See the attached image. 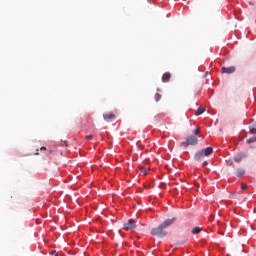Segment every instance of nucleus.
<instances>
[{"instance_id":"4468645a","label":"nucleus","mask_w":256,"mask_h":256,"mask_svg":"<svg viewBox=\"0 0 256 256\" xmlns=\"http://www.w3.org/2000/svg\"><path fill=\"white\" fill-rule=\"evenodd\" d=\"M155 101L158 103V101H161V94L156 93L154 96Z\"/></svg>"},{"instance_id":"aec40b11","label":"nucleus","mask_w":256,"mask_h":256,"mask_svg":"<svg viewBox=\"0 0 256 256\" xmlns=\"http://www.w3.org/2000/svg\"><path fill=\"white\" fill-rule=\"evenodd\" d=\"M247 187H248L247 184H242V185H241V189H242L243 191H245V189H247Z\"/></svg>"},{"instance_id":"5701e85b","label":"nucleus","mask_w":256,"mask_h":256,"mask_svg":"<svg viewBox=\"0 0 256 256\" xmlns=\"http://www.w3.org/2000/svg\"><path fill=\"white\" fill-rule=\"evenodd\" d=\"M51 256H57V252H52Z\"/></svg>"},{"instance_id":"f3484780","label":"nucleus","mask_w":256,"mask_h":256,"mask_svg":"<svg viewBox=\"0 0 256 256\" xmlns=\"http://www.w3.org/2000/svg\"><path fill=\"white\" fill-rule=\"evenodd\" d=\"M199 133H201V128L198 127L194 130V135H199Z\"/></svg>"},{"instance_id":"a211bd4d","label":"nucleus","mask_w":256,"mask_h":256,"mask_svg":"<svg viewBox=\"0 0 256 256\" xmlns=\"http://www.w3.org/2000/svg\"><path fill=\"white\" fill-rule=\"evenodd\" d=\"M250 134L256 135V128H250Z\"/></svg>"},{"instance_id":"9d476101","label":"nucleus","mask_w":256,"mask_h":256,"mask_svg":"<svg viewBox=\"0 0 256 256\" xmlns=\"http://www.w3.org/2000/svg\"><path fill=\"white\" fill-rule=\"evenodd\" d=\"M203 113H205V108H203V106H200L195 112V115L199 116V115H203Z\"/></svg>"},{"instance_id":"f8f14e48","label":"nucleus","mask_w":256,"mask_h":256,"mask_svg":"<svg viewBox=\"0 0 256 256\" xmlns=\"http://www.w3.org/2000/svg\"><path fill=\"white\" fill-rule=\"evenodd\" d=\"M201 231H203V228H201V227H194L192 229L193 235H197L198 233H201Z\"/></svg>"},{"instance_id":"0eeeda50","label":"nucleus","mask_w":256,"mask_h":256,"mask_svg":"<svg viewBox=\"0 0 256 256\" xmlns=\"http://www.w3.org/2000/svg\"><path fill=\"white\" fill-rule=\"evenodd\" d=\"M221 72L222 73H227V74H231V73H235V66H231V67H222L221 68Z\"/></svg>"},{"instance_id":"ddd939ff","label":"nucleus","mask_w":256,"mask_h":256,"mask_svg":"<svg viewBox=\"0 0 256 256\" xmlns=\"http://www.w3.org/2000/svg\"><path fill=\"white\" fill-rule=\"evenodd\" d=\"M255 142H256V137H252L246 140V143H248V145Z\"/></svg>"},{"instance_id":"6e6552de","label":"nucleus","mask_w":256,"mask_h":256,"mask_svg":"<svg viewBox=\"0 0 256 256\" xmlns=\"http://www.w3.org/2000/svg\"><path fill=\"white\" fill-rule=\"evenodd\" d=\"M169 81H171V73L165 72V73L162 75V82H163V83H169Z\"/></svg>"},{"instance_id":"4be33fe9","label":"nucleus","mask_w":256,"mask_h":256,"mask_svg":"<svg viewBox=\"0 0 256 256\" xmlns=\"http://www.w3.org/2000/svg\"><path fill=\"white\" fill-rule=\"evenodd\" d=\"M40 151H47V148L41 147V148H40Z\"/></svg>"},{"instance_id":"39448f33","label":"nucleus","mask_w":256,"mask_h":256,"mask_svg":"<svg viewBox=\"0 0 256 256\" xmlns=\"http://www.w3.org/2000/svg\"><path fill=\"white\" fill-rule=\"evenodd\" d=\"M175 221H177V218H172V219H167L166 221H164L162 223V225L164 226V229H167V227H171V225H173V223H175Z\"/></svg>"},{"instance_id":"f257e3e1","label":"nucleus","mask_w":256,"mask_h":256,"mask_svg":"<svg viewBox=\"0 0 256 256\" xmlns=\"http://www.w3.org/2000/svg\"><path fill=\"white\" fill-rule=\"evenodd\" d=\"M213 153V147H207L206 149H202L195 153L194 159L195 161H203L205 157H209Z\"/></svg>"},{"instance_id":"393cba45","label":"nucleus","mask_w":256,"mask_h":256,"mask_svg":"<svg viewBox=\"0 0 256 256\" xmlns=\"http://www.w3.org/2000/svg\"><path fill=\"white\" fill-rule=\"evenodd\" d=\"M249 4H250V5H253V3H251V2H250Z\"/></svg>"},{"instance_id":"20e7f679","label":"nucleus","mask_w":256,"mask_h":256,"mask_svg":"<svg viewBox=\"0 0 256 256\" xmlns=\"http://www.w3.org/2000/svg\"><path fill=\"white\" fill-rule=\"evenodd\" d=\"M186 141L188 142V145H197V143H199V139H197L195 136L187 137Z\"/></svg>"},{"instance_id":"6ab92c4d","label":"nucleus","mask_w":256,"mask_h":256,"mask_svg":"<svg viewBox=\"0 0 256 256\" xmlns=\"http://www.w3.org/2000/svg\"><path fill=\"white\" fill-rule=\"evenodd\" d=\"M85 139H86L87 141H91V139H93V135H87V136L85 137Z\"/></svg>"},{"instance_id":"b1692460","label":"nucleus","mask_w":256,"mask_h":256,"mask_svg":"<svg viewBox=\"0 0 256 256\" xmlns=\"http://www.w3.org/2000/svg\"><path fill=\"white\" fill-rule=\"evenodd\" d=\"M228 165H233V161L228 162Z\"/></svg>"},{"instance_id":"423d86ee","label":"nucleus","mask_w":256,"mask_h":256,"mask_svg":"<svg viewBox=\"0 0 256 256\" xmlns=\"http://www.w3.org/2000/svg\"><path fill=\"white\" fill-rule=\"evenodd\" d=\"M103 118H104L108 123H111V121H115V114H113V113L103 114Z\"/></svg>"},{"instance_id":"f03ea898","label":"nucleus","mask_w":256,"mask_h":256,"mask_svg":"<svg viewBox=\"0 0 256 256\" xmlns=\"http://www.w3.org/2000/svg\"><path fill=\"white\" fill-rule=\"evenodd\" d=\"M151 235L154 237H167V231H165L164 226L160 224L158 227L151 229Z\"/></svg>"},{"instance_id":"dca6fc26","label":"nucleus","mask_w":256,"mask_h":256,"mask_svg":"<svg viewBox=\"0 0 256 256\" xmlns=\"http://www.w3.org/2000/svg\"><path fill=\"white\" fill-rule=\"evenodd\" d=\"M188 146H189V143L187 142V140L180 144V147H184L185 149H187Z\"/></svg>"},{"instance_id":"7ed1b4c3","label":"nucleus","mask_w":256,"mask_h":256,"mask_svg":"<svg viewBox=\"0 0 256 256\" xmlns=\"http://www.w3.org/2000/svg\"><path fill=\"white\" fill-rule=\"evenodd\" d=\"M123 227L125 231H131L137 228V223L133 219H130L126 223H124Z\"/></svg>"},{"instance_id":"1a4fd4ad","label":"nucleus","mask_w":256,"mask_h":256,"mask_svg":"<svg viewBox=\"0 0 256 256\" xmlns=\"http://www.w3.org/2000/svg\"><path fill=\"white\" fill-rule=\"evenodd\" d=\"M243 175H245V169L243 168H238L236 170V177H243Z\"/></svg>"},{"instance_id":"412c9836","label":"nucleus","mask_w":256,"mask_h":256,"mask_svg":"<svg viewBox=\"0 0 256 256\" xmlns=\"http://www.w3.org/2000/svg\"><path fill=\"white\" fill-rule=\"evenodd\" d=\"M202 165H203V167H207V165H209V163L207 161H204Z\"/></svg>"},{"instance_id":"2eb2a0df","label":"nucleus","mask_w":256,"mask_h":256,"mask_svg":"<svg viewBox=\"0 0 256 256\" xmlns=\"http://www.w3.org/2000/svg\"><path fill=\"white\" fill-rule=\"evenodd\" d=\"M140 171H141V173H143V175H147V171H149V168L145 169V167L141 166Z\"/></svg>"},{"instance_id":"9b49d317","label":"nucleus","mask_w":256,"mask_h":256,"mask_svg":"<svg viewBox=\"0 0 256 256\" xmlns=\"http://www.w3.org/2000/svg\"><path fill=\"white\" fill-rule=\"evenodd\" d=\"M243 159V154H237L235 157H234V161L235 163H241V160Z\"/></svg>"}]
</instances>
